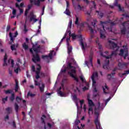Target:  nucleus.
<instances>
[{
  "label": "nucleus",
  "instance_id": "obj_54",
  "mask_svg": "<svg viewBox=\"0 0 129 129\" xmlns=\"http://www.w3.org/2000/svg\"><path fill=\"white\" fill-rule=\"evenodd\" d=\"M80 103L81 104V107H82V105H83V104L84 103V100H80Z\"/></svg>",
  "mask_w": 129,
  "mask_h": 129
},
{
  "label": "nucleus",
  "instance_id": "obj_8",
  "mask_svg": "<svg viewBox=\"0 0 129 129\" xmlns=\"http://www.w3.org/2000/svg\"><path fill=\"white\" fill-rule=\"evenodd\" d=\"M127 65H128V63L127 62H119L118 63V70H123V69H126V68L127 67Z\"/></svg>",
  "mask_w": 129,
  "mask_h": 129
},
{
  "label": "nucleus",
  "instance_id": "obj_48",
  "mask_svg": "<svg viewBox=\"0 0 129 129\" xmlns=\"http://www.w3.org/2000/svg\"><path fill=\"white\" fill-rule=\"evenodd\" d=\"M58 94L61 97H63L64 96V93L61 91L58 92Z\"/></svg>",
  "mask_w": 129,
  "mask_h": 129
},
{
  "label": "nucleus",
  "instance_id": "obj_32",
  "mask_svg": "<svg viewBox=\"0 0 129 129\" xmlns=\"http://www.w3.org/2000/svg\"><path fill=\"white\" fill-rule=\"evenodd\" d=\"M127 71H128V70L127 71H125V72L124 73H123L121 74V73H119L118 74V76L120 77H123V76H124V75H126V74H129V73L127 74Z\"/></svg>",
  "mask_w": 129,
  "mask_h": 129
},
{
  "label": "nucleus",
  "instance_id": "obj_25",
  "mask_svg": "<svg viewBox=\"0 0 129 129\" xmlns=\"http://www.w3.org/2000/svg\"><path fill=\"white\" fill-rule=\"evenodd\" d=\"M15 110L16 111V113H19V105L15 103Z\"/></svg>",
  "mask_w": 129,
  "mask_h": 129
},
{
  "label": "nucleus",
  "instance_id": "obj_23",
  "mask_svg": "<svg viewBox=\"0 0 129 129\" xmlns=\"http://www.w3.org/2000/svg\"><path fill=\"white\" fill-rule=\"evenodd\" d=\"M7 59H8V55H7V53H5V55L4 56V63L3 64V66H7V65H8V63H7Z\"/></svg>",
  "mask_w": 129,
  "mask_h": 129
},
{
  "label": "nucleus",
  "instance_id": "obj_11",
  "mask_svg": "<svg viewBox=\"0 0 129 129\" xmlns=\"http://www.w3.org/2000/svg\"><path fill=\"white\" fill-rule=\"evenodd\" d=\"M94 123L97 129H102V127H101V124H100V121L98 119V116H97L96 118L95 119Z\"/></svg>",
  "mask_w": 129,
  "mask_h": 129
},
{
  "label": "nucleus",
  "instance_id": "obj_38",
  "mask_svg": "<svg viewBox=\"0 0 129 129\" xmlns=\"http://www.w3.org/2000/svg\"><path fill=\"white\" fill-rule=\"evenodd\" d=\"M10 99L11 101H14V100H15V94L14 93L12 94V95L10 97Z\"/></svg>",
  "mask_w": 129,
  "mask_h": 129
},
{
  "label": "nucleus",
  "instance_id": "obj_55",
  "mask_svg": "<svg viewBox=\"0 0 129 129\" xmlns=\"http://www.w3.org/2000/svg\"><path fill=\"white\" fill-rule=\"evenodd\" d=\"M40 76H42V77H45V76H46V75H45V73L43 72H40Z\"/></svg>",
  "mask_w": 129,
  "mask_h": 129
},
{
  "label": "nucleus",
  "instance_id": "obj_20",
  "mask_svg": "<svg viewBox=\"0 0 129 129\" xmlns=\"http://www.w3.org/2000/svg\"><path fill=\"white\" fill-rule=\"evenodd\" d=\"M88 101L89 106H95V105L94 104V103H93V101H92V100L88 99Z\"/></svg>",
  "mask_w": 129,
  "mask_h": 129
},
{
  "label": "nucleus",
  "instance_id": "obj_19",
  "mask_svg": "<svg viewBox=\"0 0 129 129\" xmlns=\"http://www.w3.org/2000/svg\"><path fill=\"white\" fill-rule=\"evenodd\" d=\"M72 46H70V44H69V45H68V53L69 55H70L71 52H72Z\"/></svg>",
  "mask_w": 129,
  "mask_h": 129
},
{
  "label": "nucleus",
  "instance_id": "obj_63",
  "mask_svg": "<svg viewBox=\"0 0 129 129\" xmlns=\"http://www.w3.org/2000/svg\"><path fill=\"white\" fill-rule=\"evenodd\" d=\"M32 70L33 72H35V71H36V68H35V66H32Z\"/></svg>",
  "mask_w": 129,
  "mask_h": 129
},
{
  "label": "nucleus",
  "instance_id": "obj_21",
  "mask_svg": "<svg viewBox=\"0 0 129 129\" xmlns=\"http://www.w3.org/2000/svg\"><path fill=\"white\" fill-rule=\"evenodd\" d=\"M5 109L7 112V114H11V113H12V111H13V110L11 107H7Z\"/></svg>",
  "mask_w": 129,
  "mask_h": 129
},
{
  "label": "nucleus",
  "instance_id": "obj_45",
  "mask_svg": "<svg viewBox=\"0 0 129 129\" xmlns=\"http://www.w3.org/2000/svg\"><path fill=\"white\" fill-rule=\"evenodd\" d=\"M73 100L75 101H77V100H78V98H77V96H76V95L73 96Z\"/></svg>",
  "mask_w": 129,
  "mask_h": 129
},
{
  "label": "nucleus",
  "instance_id": "obj_3",
  "mask_svg": "<svg viewBox=\"0 0 129 129\" xmlns=\"http://www.w3.org/2000/svg\"><path fill=\"white\" fill-rule=\"evenodd\" d=\"M69 36L72 37L73 40H76V38L80 39V45L82 46V49L83 50H85V45H84V42H83V37L82 35H76L74 33H70Z\"/></svg>",
  "mask_w": 129,
  "mask_h": 129
},
{
  "label": "nucleus",
  "instance_id": "obj_15",
  "mask_svg": "<svg viewBox=\"0 0 129 129\" xmlns=\"http://www.w3.org/2000/svg\"><path fill=\"white\" fill-rule=\"evenodd\" d=\"M30 4H34L35 6H37V7H40V0H30Z\"/></svg>",
  "mask_w": 129,
  "mask_h": 129
},
{
  "label": "nucleus",
  "instance_id": "obj_51",
  "mask_svg": "<svg viewBox=\"0 0 129 129\" xmlns=\"http://www.w3.org/2000/svg\"><path fill=\"white\" fill-rule=\"evenodd\" d=\"M92 26L94 27V28H96V20L94 21V24L93 22H92Z\"/></svg>",
  "mask_w": 129,
  "mask_h": 129
},
{
  "label": "nucleus",
  "instance_id": "obj_49",
  "mask_svg": "<svg viewBox=\"0 0 129 129\" xmlns=\"http://www.w3.org/2000/svg\"><path fill=\"white\" fill-rule=\"evenodd\" d=\"M24 32L25 33L28 32V29H27V25L26 24L24 25Z\"/></svg>",
  "mask_w": 129,
  "mask_h": 129
},
{
  "label": "nucleus",
  "instance_id": "obj_33",
  "mask_svg": "<svg viewBox=\"0 0 129 129\" xmlns=\"http://www.w3.org/2000/svg\"><path fill=\"white\" fill-rule=\"evenodd\" d=\"M99 108H100V102H98L97 108H95V114H98V112H96V110H97V109H99Z\"/></svg>",
  "mask_w": 129,
  "mask_h": 129
},
{
  "label": "nucleus",
  "instance_id": "obj_47",
  "mask_svg": "<svg viewBox=\"0 0 129 129\" xmlns=\"http://www.w3.org/2000/svg\"><path fill=\"white\" fill-rule=\"evenodd\" d=\"M89 112L88 113L89 114L90 113V111H93V108H92V106H89Z\"/></svg>",
  "mask_w": 129,
  "mask_h": 129
},
{
  "label": "nucleus",
  "instance_id": "obj_46",
  "mask_svg": "<svg viewBox=\"0 0 129 129\" xmlns=\"http://www.w3.org/2000/svg\"><path fill=\"white\" fill-rule=\"evenodd\" d=\"M8 101V96L6 97V98H4L2 99V101L4 103H6V101Z\"/></svg>",
  "mask_w": 129,
  "mask_h": 129
},
{
  "label": "nucleus",
  "instance_id": "obj_42",
  "mask_svg": "<svg viewBox=\"0 0 129 129\" xmlns=\"http://www.w3.org/2000/svg\"><path fill=\"white\" fill-rule=\"evenodd\" d=\"M92 3L93 4V7H92V9H96V3H95V2L92 1Z\"/></svg>",
  "mask_w": 129,
  "mask_h": 129
},
{
  "label": "nucleus",
  "instance_id": "obj_27",
  "mask_svg": "<svg viewBox=\"0 0 129 129\" xmlns=\"http://www.w3.org/2000/svg\"><path fill=\"white\" fill-rule=\"evenodd\" d=\"M79 18L77 17V16H76V21L75 22V25H77V26H79L80 25V23H79Z\"/></svg>",
  "mask_w": 129,
  "mask_h": 129
},
{
  "label": "nucleus",
  "instance_id": "obj_7",
  "mask_svg": "<svg viewBox=\"0 0 129 129\" xmlns=\"http://www.w3.org/2000/svg\"><path fill=\"white\" fill-rule=\"evenodd\" d=\"M29 51L33 56V58H32L33 62H34V63H36V62H40V56H39V54H35L34 53V51H33L32 48H30Z\"/></svg>",
  "mask_w": 129,
  "mask_h": 129
},
{
  "label": "nucleus",
  "instance_id": "obj_26",
  "mask_svg": "<svg viewBox=\"0 0 129 129\" xmlns=\"http://www.w3.org/2000/svg\"><path fill=\"white\" fill-rule=\"evenodd\" d=\"M39 89L40 92H44V90L45 89V84H42V86L39 87Z\"/></svg>",
  "mask_w": 129,
  "mask_h": 129
},
{
  "label": "nucleus",
  "instance_id": "obj_18",
  "mask_svg": "<svg viewBox=\"0 0 129 129\" xmlns=\"http://www.w3.org/2000/svg\"><path fill=\"white\" fill-rule=\"evenodd\" d=\"M46 115H42V117H41L42 123L44 124V129H47V127H46V122H45V119H44L46 118Z\"/></svg>",
  "mask_w": 129,
  "mask_h": 129
},
{
  "label": "nucleus",
  "instance_id": "obj_5",
  "mask_svg": "<svg viewBox=\"0 0 129 129\" xmlns=\"http://www.w3.org/2000/svg\"><path fill=\"white\" fill-rule=\"evenodd\" d=\"M123 48L124 49H121L120 50V53L119 55L123 57L124 59H125L126 57L128 56V48L126 45H123Z\"/></svg>",
  "mask_w": 129,
  "mask_h": 129
},
{
  "label": "nucleus",
  "instance_id": "obj_60",
  "mask_svg": "<svg viewBox=\"0 0 129 129\" xmlns=\"http://www.w3.org/2000/svg\"><path fill=\"white\" fill-rule=\"evenodd\" d=\"M80 79L81 80L82 82H84V78L82 76L80 77Z\"/></svg>",
  "mask_w": 129,
  "mask_h": 129
},
{
  "label": "nucleus",
  "instance_id": "obj_35",
  "mask_svg": "<svg viewBox=\"0 0 129 129\" xmlns=\"http://www.w3.org/2000/svg\"><path fill=\"white\" fill-rule=\"evenodd\" d=\"M92 56H93V53H91V55H90V56H89V58H90V63H91V65L92 66H93V64H92V59H93Z\"/></svg>",
  "mask_w": 129,
  "mask_h": 129
},
{
  "label": "nucleus",
  "instance_id": "obj_9",
  "mask_svg": "<svg viewBox=\"0 0 129 129\" xmlns=\"http://www.w3.org/2000/svg\"><path fill=\"white\" fill-rule=\"evenodd\" d=\"M73 73H74V74H76V70L75 69L71 70V72H68V74H69L70 75V76L71 77H72V78H74V80H75V81H76L77 82H79V79H78V78L77 77L74 76Z\"/></svg>",
  "mask_w": 129,
  "mask_h": 129
},
{
  "label": "nucleus",
  "instance_id": "obj_2",
  "mask_svg": "<svg viewBox=\"0 0 129 129\" xmlns=\"http://www.w3.org/2000/svg\"><path fill=\"white\" fill-rule=\"evenodd\" d=\"M108 43L109 44L110 49L115 50V51H112L111 54L108 56L103 55L102 53H101V56H103V57L106 58V59H111L112 56H116V51L118 50V46H117V44L116 43H114V42L112 41L111 40H108Z\"/></svg>",
  "mask_w": 129,
  "mask_h": 129
},
{
  "label": "nucleus",
  "instance_id": "obj_53",
  "mask_svg": "<svg viewBox=\"0 0 129 129\" xmlns=\"http://www.w3.org/2000/svg\"><path fill=\"white\" fill-rule=\"evenodd\" d=\"M28 9H27L26 10H27V11H30V10H31V9H32V5H28L27 6Z\"/></svg>",
  "mask_w": 129,
  "mask_h": 129
},
{
  "label": "nucleus",
  "instance_id": "obj_28",
  "mask_svg": "<svg viewBox=\"0 0 129 129\" xmlns=\"http://www.w3.org/2000/svg\"><path fill=\"white\" fill-rule=\"evenodd\" d=\"M64 14H66L67 16H70L71 15V12L69 11V8H66V11L64 12Z\"/></svg>",
  "mask_w": 129,
  "mask_h": 129
},
{
  "label": "nucleus",
  "instance_id": "obj_64",
  "mask_svg": "<svg viewBox=\"0 0 129 129\" xmlns=\"http://www.w3.org/2000/svg\"><path fill=\"white\" fill-rule=\"evenodd\" d=\"M13 127H17V125H16V122L15 121H13Z\"/></svg>",
  "mask_w": 129,
  "mask_h": 129
},
{
  "label": "nucleus",
  "instance_id": "obj_61",
  "mask_svg": "<svg viewBox=\"0 0 129 129\" xmlns=\"http://www.w3.org/2000/svg\"><path fill=\"white\" fill-rule=\"evenodd\" d=\"M69 27L70 28H71V27H72V21H70L69 24Z\"/></svg>",
  "mask_w": 129,
  "mask_h": 129
},
{
  "label": "nucleus",
  "instance_id": "obj_37",
  "mask_svg": "<svg viewBox=\"0 0 129 129\" xmlns=\"http://www.w3.org/2000/svg\"><path fill=\"white\" fill-rule=\"evenodd\" d=\"M71 68H73V66H72V63L71 62H69L67 69H71Z\"/></svg>",
  "mask_w": 129,
  "mask_h": 129
},
{
  "label": "nucleus",
  "instance_id": "obj_44",
  "mask_svg": "<svg viewBox=\"0 0 129 129\" xmlns=\"http://www.w3.org/2000/svg\"><path fill=\"white\" fill-rule=\"evenodd\" d=\"M20 70V67H17L16 69L14 70V72L16 73L17 74L19 73V71Z\"/></svg>",
  "mask_w": 129,
  "mask_h": 129
},
{
  "label": "nucleus",
  "instance_id": "obj_41",
  "mask_svg": "<svg viewBox=\"0 0 129 129\" xmlns=\"http://www.w3.org/2000/svg\"><path fill=\"white\" fill-rule=\"evenodd\" d=\"M97 13H98L99 17H100V18H102L103 17V13H102V12H99L98 11H96Z\"/></svg>",
  "mask_w": 129,
  "mask_h": 129
},
{
  "label": "nucleus",
  "instance_id": "obj_29",
  "mask_svg": "<svg viewBox=\"0 0 129 129\" xmlns=\"http://www.w3.org/2000/svg\"><path fill=\"white\" fill-rule=\"evenodd\" d=\"M15 6L16 8H18V9H20V8H23L24 7V3H21L20 5H19L18 3H16Z\"/></svg>",
  "mask_w": 129,
  "mask_h": 129
},
{
  "label": "nucleus",
  "instance_id": "obj_22",
  "mask_svg": "<svg viewBox=\"0 0 129 129\" xmlns=\"http://www.w3.org/2000/svg\"><path fill=\"white\" fill-rule=\"evenodd\" d=\"M92 86H96L95 84H96V81L94 79V75H92Z\"/></svg>",
  "mask_w": 129,
  "mask_h": 129
},
{
  "label": "nucleus",
  "instance_id": "obj_6",
  "mask_svg": "<svg viewBox=\"0 0 129 129\" xmlns=\"http://www.w3.org/2000/svg\"><path fill=\"white\" fill-rule=\"evenodd\" d=\"M128 25V22L127 21L124 22L119 25L121 35H124L125 33H126V27H127Z\"/></svg>",
  "mask_w": 129,
  "mask_h": 129
},
{
  "label": "nucleus",
  "instance_id": "obj_31",
  "mask_svg": "<svg viewBox=\"0 0 129 129\" xmlns=\"http://www.w3.org/2000/svg\"><path fill=\"white\" fill-rule=\"evenodd\" d=\"M27 96L29 97V96H30V97H35L36 96V94H33L31 93V92L29 91L27 93Z\"/></svg>",
  "mask_w": 129,
  "mask_h": 129
},
{
  "label": "nucleus",
  "instance_id": "obj_40",
  "mask_svg": "<svg viewBox=\"0 0 129 129\" xmlns=\"http://www.w3.org/2000/svg\"><path fill=\"white\" fill-rule=\"evenodd\" d=\"M13 91H12V90H8L7 91H5V92L6 93V94H11V93H12Z\"/></svg>",
  "mask_w": 129,
  "mask_h": 129
},
{
  "label": "nucleus",
  "instance_id": "obj_4",
  "mask_svg": "<svg viewBox=\"0 0 129 129\" xmlns=\"http://www.w3.org/2000/svg\"><path fill=\"white\" fill-rule=\"evenodd\" d=\"M86 26H87V27L89 28V29L90 31V39H92L93 38H94V31L93 30V28L91 27L90 25L88 24L87 22H82L81 24H80L79 25H78V27H80V30L81 31V29L84 28Z\"/></svg>",
  "mask_w": 129,
  "mask_h": 129
},
{
  "label": "nucleus",
  "instance_id": "obj_13",
  "mask_svg": "<svg viewBox=\"0 0 129 129\" xmlns=\"http://www.w3.org/2000/svg\"><path fill=\"white\" fill-rule=\"evenodd\" d=\"M41 48V46L39 45L37 47H36V45H33L32 46V50L34 52H35V54H39V52H40V48Z\"/></svg>",
  "mask_w": 129,
  "mask_h": 129
},
{
  "label": "nucleus",
  "instance_id": "obj_58",
  "mask_svg": "<svg viewBox=\"0 0 129 129\" xmlns=\"http://www.w3.org/2000/svg\"><path fill=\"white\" fill-rule=\"evenodd\" d=\"M94 88V92H97V89H96V86H93Z\"/></svg>",
  "mask_w": 129,
  "mask_h": 129
},
{
  "label": "nucleus",
  "instance_id": "obj_43",
  "mask_svg": "<svg viewBox=\"0 0 129 129\" xmlns=\"http://www.w3.org/2000/svg\"><path fill=\"white\" fill-rule=\"evenodd\" d=\"M35 86H40V84L37 80L34 81Z\"/></svg>",
  "mask_w": 129,
  "mask_h": 129
},
{
  "label": "nucleus",
  "instance_id": "obj_14",
  "mask_svg": "<svg viewBox=\"0 0 129 129\" xmlns=\"http://www.w3.org/2000/svg\"><path fill=\"white\" fill-rule=\"evenodd\" d=\"M53 51H50L48 55H42V59H46L47 60H48V58L52 59V57H53Z\"/></svg>",
  "mask_w": 129,
  "mask_h": 129
},
{
  "label": "nucleus",
  "instance_id": "obj_62",
  "mask_svg": "<svg viewBox=\"0 0 129 129\" xmlns=\"http://www.w3.org/2000/svg\"><path fill=\"white\" fill-rule=\"evenodd\" d=\"M67 68H65L63 70H61V72L62 73H65V72H66V71H67Z\"/></svg>",
  "mask_w": 129,
  "mask_h": 129
},
{
  "label": "nucleus",
  "instance_id": "obj_30",
  "mask_svg": "<svg viewBox=\"0 0 129 129\" xmlns=\"http://www.w3.org/2000/svg\"><path fill=\"white\" fill-rule=\"evenodd\" d=\"M22 47H23V48H24V50H28V49H29V46H28V45H27L26 42H24L22 44Z\"/></svg>",
  "mask_w": 129,
  "mask_h": 129
},
{
  "label": "nucleus",
  "instance_id": "obj_24",
  "mask_svg": "<svg viewBox=\"0 0 129 129\" xmlns=\"http://www.w3.org/2000/svg\"><path fill=\"white\" fill-rule=\"evenodd\" d=\"M16 82V86H15V92H18V90H19V83L18 82V81H17V80L15 81Z\"/></svg>",
  "mask_w": 129,
  "mask_h": 129
},
{
  "label": "nucleus",
  "instance_id": "obj_50",
  "mask_svg": "<svg viewBox=\"0 0 129 129\" xmlns=\"http://www.w3.org/2000/svg\"><path fill=\"white\" fill-rule=\"evenodd\" d=\"M29 13V10H27V9L25 10V13H24V16L25 17H27L28 16V13Z\"/></svg>",
  "mask_w": 129,
  "mask_h": 129
},
{
  "label": "nucleus",
  "instance_id": "obj_57",
  "mask_svg": "<svg viewBox=\"0 0 129 129\" xmlns=\"http://www.w3.org/2000/svg\"><path fill=\"white\" fill-rule=\"evenodd\" d=\"M38 66L39 67L36 68V70H37V71H41V66H40V64H38Z\"/></svg>",
  "mask_w": 129,
  "mask_h": 129
},
{
  "label": "nucleus",
  "instance_id": "obj_10",
  "mask_svg": "<svg viewBox=\"0 0 129 129\" xmlns=\"http://www.w3.org/2000/svg\"><path fill=\"white\" fill-rule=\"evenodd\" d=\"M113 6L117 7V8H118L119 12H124V9L123 7H121V6H120V4H118V0H114Z\"/></svg>",
  "mask_w": 129,
  "mask_h": 129
},
{
  "label": "nucleus",
  "instance_id": "obj_39",
  "mask_svg": "<svg viewBox=\"0 0 129 129\" xmlns=\"http://www.w3.org/2000/svg\"><path fill=\"white\" fill-rule=\"evenodd\" d=\"M9 37L10 38L11 41H12V42H14V37H13V33H12L11 32H10Z\"/></svg>",
  "mask_w": 129,
  "mask_h": 129
},
{
  "label": "nucleus",
  "instance_id": "obj_56",
  "mask_svg": "<svg viewBox=\"0 0 129 129\" xmlns=\"http://www.w3.org/2000/svg\"><path fill=\"white\" fill-rule=\"evenodd\" d=\"M12 14L14 15V16H15L16 14H17V10H16V9H13Z\"/></svg>",
  "mask_w": 129,
  "mask_h": 129
},
{
  "label": "nucleus",
  "instance_id": "obj_59",
  "mask_svg": "<svg viewBox=\"0 0 129 129\" xmlns=\"http://www.w3.org/2000/svg\"><path fill=\"white\" fill-rule=\"evenodd\" d=\"M11 29V26L10 25H8L7 27V32H9L10 31V29Z\"/></svg>",
  "mask_w": 129,
  "mask_h": 129
},
{
  "label": "nucleus",
  "instance_id": "obj_17",
  "mask_svg": "<svg viewBox=\"0 0 129 129\" xmlns=\"http://www.w3.org/2000/svg\"><path fill=\"white\" fill-rule=\"evenodd\" d=\"M103 69H105V70H108V69L109 68V60H108L107 62L103 66Z\"/></svg>",
  "mask_w": 129,
  "mask_h": 129
},
{
  "label": "nucleus",
  "instance_id": "obj_36",
  "mask_svg": "<svg viewBox=\"0 0 129 129\" xmlns=\"http://www.w3.org/2000/svg\"><path fill=\"white\" fill-rule=\"evenodd\" d=\"M115 75V73H111V74H108L107 76H108V80H110V79H111V75Z\"/></svg>",
  "mask_w": 129,
  "mask_h": 129
},
{
  "label": "nucleus",
  "instance_id": "obj_12",
  "mask_svg": "<svg viewBox=\"0 0 129 129\" xmlns=\"http://www.w3.org/2000/svg\"><path fill=\"white\" fill-rule=\"evenodd\" d=\"M30 16H31V17H30V22H33V23H36V22H38V19H36V18H37V16L34 15V13H31Z\"/></svg>",
  "mask_w": 129,
  "mask_h": 129
},
{
  "label": "nucleus",
  "instance_id": "obj_34",
  "mask_svg": "<svg viewBox=\"0 0 129 129\" xmlns=\"http://www.w3.org/2000/svg\"><path fill=\"white\" fill-rule=\"evenodd\" d=\"M78 8L79 11H83V12H84V9H85L84 6L81 7L80 5H78Z\"/></svg>",
  "mask_w": 129,
  "mask_h": 129
},
{
  "label": "nucleus",
  "instance_id": "obj_16",
  "mask_svg": "<svg viewBox=\"0 0 129 129\" xmlns=\"http://www.w3.org/2000/svg\"><path fill=\"white\" fill-rule=\"evenodd\" d=\"M18 47H19V44H12L11 46V49L12 51H16L17 48H18Z\"/></svg>",
  "mask_w": 129,
  "mask_h": 129
},
{
  "label": "nucleus",
  "instance_id": "obj_1",
  "mask_svg": "<svg viewBox=\"0 0 129 129\" xmlns=\"http://www.w3.org/2000/svg\"><path fill=\"white\" fill-rule=\"evenodd\" d=\"M120 23V20H116L112 22L111 20H109L108 21L105 22H100V25L102 26L104 31L100 30V35L101 39H105L106 36L104 34H105V29H104V26L105 25H107V24H110L111 26H115V25H117V24H119Z\"/></svg>",
  "mask_w": 129,
  "mask_h": 129
},
{
  "label": "nucleus",
  "instance_id": "obj_52",
  "mask_svg": "<svg viewBox=\"0 0 129 129\" xmlns=\"http://www.w3.org/2000/svg\"><path fill=\"white\" fill-rule=\"evenodd\" d=\"M42 14L41 16H43V15H44V13H45V6H43L42 9Z\"/></svg>",
  "mask_w": 129,
  "mask_h": 129
}]
</instances>
